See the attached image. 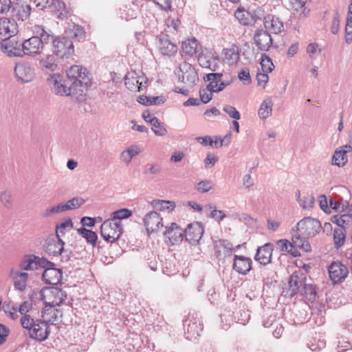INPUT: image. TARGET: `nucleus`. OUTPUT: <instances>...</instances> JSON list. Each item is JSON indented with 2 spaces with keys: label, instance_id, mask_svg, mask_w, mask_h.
<instances>
[{
  "label": "nucleus",
  "instance_id": "nucleus-1",
  "mask_svg": "<svg viewBox=\"0 0 352 352\" xmlns=\"http://www.w3.org/2000/svg\"><path fill=\"white\" fill-rule=\"evenodd\" d=\"M69 82L77 91L76 99L81 100L85 99V91L91 85V74L87 68L81 65H74L66 71Z\"/></svg>",
  "mask_w": 352,
  "mask_h": 352
},
{
  "label": "nucleus",
  "instance_id": "nucleus-2",
  "mask_svg": "<svg viewBox=\"0 0 352 352\" xmlns=\"http://www.w3.org/2000/svg\"><path fill=\"white\" fill-rule=\"evenodd\" d=\"M264 14V10L261 7H257L252 10L239 8L234 12V16L241 25L252 26L263 19Z\"/></svg>",
  "mask_w": 352,
  "mask_h": 352
},
{
  "label": "nucleus",
  "instance_id": "nucleus-3",
  "mask_svg": "<svg viewBox=\"0 0 352 352\" xmlns=\"http://www.w3.org/2000/svg\"><path fill=\"white\" fill-rule=\"evenodd\" d=\"M48 81L53 85V91L56 95L60 96H71L76 98L77 91L69 82V78L63 79L60 75L54 74Z\"/></svg>",
  "mask_w": 352,
  "mask_h": 352
},
{
  "label": "nucleus",
  "instance_id": "nucleus-4",
  "mask_svg": "<svg viewBox=\"0 0 352 352\" xmlns=\"http://www.w3.org/2000/svg\"><path fill=\"white\" fill-rule=\"evenodd\" d=\"M123 232L122 225L111 219L105 220L100 226V234L107 242L113 243L120 238Z\"/></svg>",
  "mask_w": 352,
  "mask_h": 352
},
{
  "label": "nucleus",
  "instance_id": "nucleus-5",
  "mask_svg": "<svg viewBox=\"0 0 352 352\" xmlns=\"http://www.w3.org/2000/svg\"><path fill=\"white\" fill-rule=\"evenodd\" d=\"M178 80L189 86L195 85L198 80V75L192 65L186 61L181 63L175 72Z\"/></svg>",
  "mask_w": 352,
  "mask_h": 352
},
{
  "label": "nucleus",
  "instance_id": "nucleus-6",
  "mask_svg": "<svg viewBox=\"0 0 352 352\" xmlns=\"http://www.w3.org/2000/svg\"><path fill=\"white\" fill-rule=\"evenodd\" d=\"M53 53L62 58H67L74 53L72 40L65 36H58L52 42Z\"/></svg>",
  "mask_w": 352,
  "mask_h": 352
},
{
  "label": "nucleus",
  "instance_id": "nucleus-7",
  "mask_svg": "<svg viewBox=\"0 0 352 352\" xmlns=\"http://www.w3.org/2000/svg\"><path fill=\"white\" fill-rule=\"evenodd\" d=\"M42 300L46 306H59L67 298L66 292L58 287L45 288L41 292Z\"/></svg>",
  "mask_w": 352,
  "mask_h": 352
},
{
  "label": "nucleus",
  "instance_id": "nucleus-8",
  "mask_svg": "<svg viewBox=\"0 0 352 352\" xmlns=\"http://www.w3.org/2000/svg\"><path fill=\"white\" fill-rule=\"evenodd\" d=\"M124 83L130 91L140 92L146 89L147 78L141 72L131 71L126 74Z\"/></svg>",
  "mask_w": 352,
  "mask_h": 352
},
{
  "label": "nucleus",
  "instance_id": "nucleus-9",
  "mask_svg": "<svg viewBox=\"0 0 352 352\" xmlns=\"http://www.w3.org/2000/svg\"><path fill=\"white\" fill-rule=\"evenodd\" d=\"M297 230L304 236H315L322 229L320 221L310 217L301 219L296 225Z\"/></svg>",
  "mask_w": 352,
  "mask_h": 352
},
{
  "label": "nucleus",
  "instance_id": "nucleus-10",
  "mask_svg": "<svg viewBox=\"0 0 352 352\" xmlns=\"http://www.w3.org/2000/svg\"><path fill=\"white\" fill-rule=\"evenodd\" d=\"M327 270L329 279L334 285L342 283L349 275L347 266L340 261L331 263Z\"/></svg>",
  "mask_w": 352,
  "mask_h": 352
},
{
  "label": "nucleus",
  "instance_id": "nucleus-11",
  "mask_svg": "<svg viewBox=\"0 0 352 352\" xmlns=\"http://www.w3.org/2000/svg\"><path fill=\"white\" fill-rule=\"evenodd\" d=\"M14 74L17 81L21 83L32 82L36 75L35 70L32 65L29 63L24 61L15 65Z\"/></svg>",
  "mask_w": 352,
  "mask_h": 352
},
{
  "label": "nucleus",
  "instance_id": "nucleus-12",
  "mask_svg": "<svg viewBox=\"0 0 352 352\" xmlns=\"http://www.w3.org/2000/svg\"><path fill=\"white\" fill-rule=\"evenodd\" d=\"M50 333V324L47 322L37 319L31 330L29 331L30 338L38 342H43L47 339Z\"/></svg>",
  "mask_w": 352,
  "mask_h": 352
},
{
  "label": "nucleus",
  "instance_id": "nucleus-13",
  "mask_svg": "<svg viewBox=\"0 0 352 352\" xmlns=\"http://www.w3.org/2000/svg\"><path fill=\"white\" fill-rule=\"evenodd\" d=\"M0 47L1 51L9 57L23 58L25 56L23 52L24 50L22 43H18L14 39H3Z\"/></svg>",
  "mask_w": 352,
  "mask_h": 352
},
{
  "label": "nucleus",
  "instance_id": "nucleus-14",
  "mask_svg": "<svg viewBox=\"0 0 352 352\" xmlns=\"http://www.w3.org/2000/svg\"><path fill=\"white\" fill-rule=\"evenodd\" d=\"M22 45L25 56L34 57L39 55L44 48L41 41L36 35L24 40Z\"/></svg>",
  "mask_w": 352,
  "mask_h": 352
},
{
  "label": "nucleus",
  "instance_id": "nucleus-15",
  "mask_svg": "<svg viewBox=\"0 0 352 352\" xmlns=\"http://www.w3.org/2000/svg\"><path fill=\"white\" fill-rule=\"evenodd\" d=\"M222 78V73H210L206 74L204 79L210 82L207 87L210 92L218 93L223 91L231 83V81L223 80Z\"/></svg>",
  "mask_w": 352,
  "mask_h": 352
},
{
  "label": "nucleus",
  "instance_id": "nucleus-16",
  "mask_svg": "<svg viewBox=\"0 0 352 352\" xmlns=\"http://www.w3.org/2000/svg\"><path fill=\"white\" fill-rule=\"evenodd\" d=\"M204 230L199 222L189 224L184 230L186 240L192 245H197L201 239Z\"/></svg>",
  "mask_w": 352,
  "mask_h": 352
},
{
  "label": "nucleus",
  "instance_id": "nucleus-17",
  "mask_svg": "<svg viewBox=\"0 0 352 352\" xmlns=\"http://www.w3.org/2000/svg\"><path fill=\"white\" fill-rule=\"evenodd\" d=\"M18 32V25L14 19L3 18L0 19V38L10 40Z\"/></svg>",
  "mask_w": 352,
  "mask_h": 352
},
{
  "label": "nucleus",
  "instance_id": "nucleus-18",
  "mask_svg": "<svg viewBox=\"0 0 352 352\" xmlns=\"http://www.w3.org/2000/svg\"><path fill=\"white\" fill-rule=\"evenodd\" d=\"M254 41L256 45L261 51H268L273 42L270 34L263 29H258L254 32Z\"/></svg>",
  "mask_w": 352,
  "mask_h": 352
},
{
  "label": "nucleus",
  "instance_id": "nucleus-19",
  "mask_svg": "<svg viewBox=\"0 0 352 352\" xmlns=\"http://www.w3.org/2000/svg\"><path fill=\"white\" fill-rule=\"evenodd\" d=\"M143 220L148 233L154 232L163 227L162 218L157 212L147 213Z\"/></svg>",
  "mask_w": 352,
  "mask_h": 352
},
{
  "label": "nucleus",
  "instance_id": "nucleus-20",
  "mask_svg": "<svg viewBox=\"0 0 352 352\" xmlns=\"http://www.w3.org/2000/svg\"><path fill=\"white\" fill-rule=\"evenodd\" d=\"M272 252L273 245L267 243L257 248L254 259L261 265H267L272 261Z\"/></svg>",
  "mask_w": 352,
  "mask_h": 352
},
{
  "label": "nucleus",
  "instance_id": "nucleus-21",
  "mask_svg": "<svg viewBox=\"0 0 352 352\" xmlns=\"http://www.w3.org/2000/svg\"><path fill=\"white\" fill-rule=\"evenodd\" d=\"M252 261L250 258L235 254L233 260V270L241 274H247L252 269Z\"/></svg>",
  "mask_w": 352,
  "mask_h": 352
},
{
  "label": "nucleus",
  "instance_id": "nucleus-22",
  "mask_svg": "<svg viewBox=\"0 0 352 352\" xmlns=\"http://www.w3.org/2000/svg\"><path fill=\"white\" fill-rule=\"evenodd\" d=\"M63 278V272L60 269L56 268L55 266L50 269L44 270L42 278L43 280L49 285H56L61 283Z\"/></svg>",
  "mask_w": 352,
  "mask_h": 352
},
{
  "label": "nucleus",
  "instance_id": "nucleus-23",
  "mask_svg": "<svg viewBox=\"0 0 352 352\" xmlns=\"http://www.w3.org/2000/svg\"><path fill=\"white\" fill-rule=\"evenodd\" d=\"M306 283V276L305 274L300 272H294L289 278V295L291 296H295L300 290L302 289Z\"/></svg>",
  "mask_w": 352,
  "mask_h": 352
},
{
  "label": "nucleus",
  "instance_id": "nucleus-24",
  "mask_svg": "<svg viewBox=\"0 0 352 352\" xmlns=\"http://www.w3.org/2000/svg\"><path fill=\"white\" fill-rule=\"evenodd\" d=\"M263 24L265 30L268 32L277 34L280 33L283 28V23L278 16L268 14L263 17Z\"/></svg>",
  "mask_w": 352,
  "mask_h": 352
},
{
  "label": "nucleus",
  "instance_id": "nucleus-25",
  "mask_svg": "<svg viewBox=\"0 0 352 352\" xmlns=\"http://www.w3.org/2000/svg\"><path fill=\"white\" fill-rule=\"evenodd\" d=\"M65 242L60 238L48 239L45 247V253L50 256L60 255L64 250Z\"/></svg>",
  "mask_w": 352,
  "mask_h": 352
},
{
  "label": "nucleus",
  "instance_id": "nucleus-26",
  "mask_svg": "<svg viewBox=\"0 0 352 352\" xmlns=\"http://www.w3.org/2000/svg\"><path fill=\"white\" fill-rule=\"evenodd\" d=\"M159 41V50L162 54L171 56L177 53V45L169 40L167 34L160 35Z\"/></svg>",
  "mask_w": 352,
  "mask_h": 352
},
{
  "label": "nucleus",
  "instance_id": "nucleus-27",
  "mask_svg": "<svg viewBox=\"0 0 352 352\" xmlns=\"http://www.w3.org/2000/svg\"><path fill=\"white\" fill-rule=\"evenodd\" d=\"M34 3H36V6L40 8L41 10L54 6L58 11H60L58 15L60 19H63L66 16L67 12L65 11V3L60 0H42V1L35 0Z\"/></svg>",
  "mask_w": 352,
  "mask_h": 352
},
{
  "label": "nucleus",
  "instance_id": "nucleus-28",
  "mask_svg": "<svg viewBox=\"0 0 352 352\" xmlns=\"http://www.w3.org/2000/svg\"><path fill=\"white\" fill-rule=\"evenodd\" d=\"M164 234L172 244L182 241L184 237V232L175 223H172L170 226L166 227Z\"/></svg>",
  "mask_w": 352,
  "mask_h": 352
},
{
  "label": "nucleus",
  "instance_id": "nucleus-29",
  "mask_svg": "<svg viewBox=\"0 0 352 352\" xmlns=\"http://www.w3.org/2000/svg\"><path fill=\"white\" fill-rule=\"evenodd\" d=\"M291 8L298 14L299 19L307 18L310 14V8L303 0H289Z\"/></svg>",
  "mask_w": 352,
  "mask_h": 352
},
{
  "label": "nucleus",
  "instance_id": "nucleus-30",
  "mask_svg": "<svg viewBox=\"0 0 352 352\" xmlns=\"http://www.w3.org/2000/svg\"><path fill=\"white\" fill-rule=\"evenodd\" d=\"M54 54H47L39 60V65L43 70L55 72L58 69V62Z\"/></svg>",
  "mask_w": 352,
  "mask_h": 352
},
{
  "label": "nucleus",
  "instance_id": "nucleus-31",
  "mask_svg": "<svg viewBox=\"0 0 352 352\" xmlns=\"http://www.w3.org/2000/svg\"><path fill=\"white\" fill-rule=\"evenodd\" d=\"M10 276H12L14 279V287L15 289L21 292L24 291L27 286L28 274L27 272H14V270H12Z\"/></svg>",
  "mask_w": 352,
  "mask_h": 352
},
{
  "label": "nucleus",
  "instance_id": "nucleus-32",
  "mask_svg": "<svg viewBox=\"0 0 352 352\" xmlns=\"http://www.w3.org/2000/svg\"><path fill=\"white\" fill-rule=\"evenodd\" d=\"M182 48L185 54L191 56L197 54L201 50L198 41L195 38L183 41Z\"/></svg>",
  "mask_w": 352,
  "mask_h": 352
},
{
  "label": "nucleus",
  "instance_id": "nucleus-33",
  "mask_svg": "<svg viewBox=\"0 0 352 352\" xmlns=\"http://www.w3.org/2000/svg\"><path fill=\"white\" fill-rule=\"evenodd\" d=\"M183 325L184 329L187 331V334H188L187 338L189 336L193 337L195 336H200L202 327L197 321H192L188 317L183 321Z\"/></svg>",
  "mask_w": 352,
  "mask_h": 352
},
{
  "label": "nucleus",
  "instance_id": "nucleus-34",
  "mask_svg": "<svg viewBox=\"0 0 352 352\" xmlns=\"http://www.w3.org/2000/svg\"><path fill=\"white\" fill-rule=\"evenodd\" d=\"M294 233L292 234V243H294L298 248L303 249L305 252H310L311 250V248L309 242L306 240L307 236H304L299 232L298 230L294 231L292 230Z\"/></svg>",
  "mask_w": 352,
  "mask_h": 352
},
{
  "label": "nucleus",
  "instance_id": "nucleus-35",
  "mask_svg": "<svg viewBox=\"0 0 352 352\" xmlns=\"http://www.w3.org/2000/svg\"><path fill=\"white\" fill-rule=\"evenodd\" d=\"M33 33L41 41L43 45L54 39V36L51 34V31H47L43 25H34Z\"/></svg>",
  "mask_w": 352,
  "mask_h": 352
},
{
  "label": "nucleus",
  "instance_id": "nucleus-36",
  "mask_svg": "<svg viewBox=\"0 0 352 352\" xmlns=\"http://www.w3.org/2000/svg\"><path fill=\"white\" fill-rule=\"evenodd\" d=\"M273 102L270 98L263 100L258 111V115L262 120H265L272 114Z\"/></svg>",
  "mask_w": 352,
  "mask_h": 352
},
{
  "label": "nucleus",
  "instance_id": "nucleus-37",
  "mask_svg": "<svg viewBox=\"0 0 352 352\" xmlns=\"http://www.w3.org/2000/svg\"><path fill=\"white\" fill-rule=\"evenodd\" d=\"M301 295L303 296L307 301L311 302H314L317 296L316 286L312 284H307L305 283L302 289L301 290Z\"/></svg>",
  "mask_w": 352,
  "mask_h": 352
},
{
  "label": "nucleus",
  "instance_id": "nucleus-38",
  "mask_svg": "<svg viewBox=\"0 0 352 352\" xmlns=\"http://www.w3.org/2000/svg\"><path fill=\"white\" fill-rule=\"evenodd\" d=\"M85 203V200L82 197H74L65 203H62L64 212L80 208L82 205Z\"/></svg>",
  "mask_w": 352,
  "mask_h": 352
},
{
  "label": "nucleus",
  "instance_id": "nucleus-39",
  "mask_svg": "<svg viewBox=\"0 0 352 352\" xmlns=\"http://www.w3.org/2000/svg\"><path fill=\"white\" fill-rule=\"evenodd\" d=\"M347 151L337 149L333 155L332 163L339 167L343 166L347 162L346 158Z\"/></svg>",
  "mask_w": 352,
  "mask_h": 352
},
{
  "label": "nucleus",
  "instance_id": "nucleus-40",
  "mask_svg": "<svg viewBox=\"0 0 352 352\" xmlns=\"http://www.w3.org/2000/svg\"><path fill=\"white\" fill-rule=\"evenodd\" d=\"M74 224L70 218H67L63 222L56 225V237L60 238V234H63L66 232H69L73 229Z\"/></svg>",
  "mask_w": 352,
  "mask_h": 352
},
{
  "label": "nucleus",
  "instance_id": "nucleus-41",
  "mask_svg": "<svg viewBox=\"0 0 352 352\" xmlns=\"http://www.w3.org/2000/svg\"><path fill=\"white\" fill-rule=\"evenodd\" d=\"M132 215V211L128 208H122L118 210L113 212L111 214V220H113L114 222L118 223V224L122 225L121 223V219H126Z\"/></svg>",
  "mask_w": 352,
  "mask_h": 352
},
{
  "label": "nucleus",
  "instance_id": "nucleus-42",
  "mask_svg": "<svg viewBox=\"0 0 352 352\" xmlns=\"http://www.w3.org/2000/svg\"><path fill=\"white\" fill-rule=\"evenodd\" d=\"M334 245L336 249H339L344 244L345 233L344 228H337L333 230Z\"/></svg>",
  "mask_w": 352,
  "mask_h": 352
},
{
  "label": "nucleus",
  "instance_id": "nucleus-43",
  "mask_svg": "<svg viewBox=\"0 0 352 352\" xmlns=\"http://www.w3.org/2000/svg\"><path fill=\"white\" fill-rule=\"evenodd\" d=\"M78 232L85 238L89 243L92 245H95L96 244L98 236L95 232L87 230L85 228H80L78 229Z\"/></svg>",
  "mask_w": 352,
  "mask_h": 352
},
{
  "label": "nucleus",
  "instance_id": "nucleus-44",
  "mask_svg": "<svg viewBox=\"0 0 352 352\" xmlns=\"http://www.w3.org/2000/svg\"><path fill=\"white\" fill-rule=\"evenodd\" d=\"M149 123L152 125V131L156 135L164 136L167 133L166 129L156 117L150 119Z\"/></svg>",
  "mask_w": 352,
  "mask_h": 352
},
{
  "label": "nucleus",
  "instance_id": "nucleus-45",
  "mask_svg": "<svg viewBox=\"0 0 352 352\" xmlns=\"http://www.w3.org/2000/svg\"><path fill=\"white\" fill-rule=\"evenodd\" d=\"M36 256L29 255L21 261L19 267L22 270H32L36 269Z\"/></svg>",
  "mask_w": 352,
  "mask_h": 352
},
{
  "label": "nucleus",
  "instance_id": "nucleus-46",
  "mask_svg": "<svg viewBox=\"0 0 352 352\" xmlns=\"http://www.w3.org/2000/svg\"><path fill=\"white\" fill-rule=\"evenodd\" d=\"M153 205L154 207H160V210L168 211H172L175 208V203L173 201L154 200Z\"/></svg>",
  "mask_w": 352,
  "mask_h": 352
},
{
  "label": "nucleus",
  "instance_id": "nucleus-47",
  "mask_svg": "<svg viewBox=\"0 0 352 352\" xmlns=\"http://www.w3.org/2000/svg\"><path fill=\"white\" fill-rule=\"evenodd\" d=\"M239 60V52L234 49L227 50L225 53V60L226 63L231 65L236 64Z\"/></svg>",
  "mask_w": 352,
  "mask_h": 352
},
{
  "label": "nucleus",
  "instance_id": "nucleus-48",
  "mask_svg": "<svg viewBox=\"0 0 352 352\" xmlns=\"http://www.w3.org/2000/svg\"><path fill=\"white\" fill-rule=\"evenodd\" d=\"M261 65L265 73L271 72L274 67L271 58L265 54H263L261 56Z\"/></svg>",
  "mask_w": 352,
  "mask_h": 352
},
{
  "label": "nucleus",
  "instance_id": "nucleus-49",
  "mask_svg": "<svg viewBox=\"0 0 352 352\" xmlns=\"http://www.w3.org/2000/svg\"><path fill=\"white\" fill-rule=\"evenodd\" d=\"M219 247L225 250V254L228 256H231L232 251L234 250L232 247V244L230 241L223 239L219 240L215 243L214 248L217 249Z\"/></svg>",
  "mask_w": 352,
  "mask_h": 352
},
{
  "label": "nucleus",
  "instance_id": "nucleus-50",
  "mask_svg": "<svg viewBox=\"0 0 352 352\" xmlns=\"http://www.w3.org/2000/svg\"><path fill=\"white\" fill-rule=\"evenodd\" d=\"M64 212L63 207L62 203L53 206L50 208H47L43 212L42 216L43 217H49L54 214Z\"/></svg>",
  "mask_w": 352,
  "mask_h": 352
},
{
  "label": "nucleus",
  "instance_id": "nucleus-51",
  "mask_svg": "<svg viewBox=\"0 0 352 352\" xmlns=\"http://www.w3.org/2000/svg\"><path fill=\"white\" fill-rule=\"evenodd\" d=\"M351 219L349 214H344L342 215H335L332 217V221L338 226V228H344V225L347 224Z\"/></svg>",
  "mask_w": 352,
  "mask_h": 352
},
{
  "label": "nucleus",
  "instance_id": "nucleus-52",
  "mask_svg": "<svg viewBox=\"0 0 352 352\" xmlns=\"http://www.w3.org/2000/svg\"><path fill=\"white\" fill-rule=\"evenodd\" d=\"M214 186V184L212 180L207 179V180H202L199 182L197 184V190L201 192L205 193L210 190Z\"/></svg>",
  "mask_w": 352,
  "mask_h": 352
},
{
  "label": "nucleus",
  "instance_id": "nucleus-53",
  "mask_svg": "<svg viewBox=\"0 0 352 352\" xmlns=\"http://www.w3.org/2000/svg\"><path fill=\"white\" fill-rule=\"evenodd\" d=\"M162 172V166L160 164L155 163L152 164H146L144 168V173L158 175Z\"/></svg>",
  "mask_w": 352,
  "mask_h": 352
},
{
  "label": "nucleus",
  "instance_id": "nucleus-54",
  "mask_svg": "<svg viewBox=\"0 0 352 352\" xmlns=\"http://www.w3.org/2000/svg\"><path fill=\"white\" fill-rule=\"evenodd\" d=\"M212 93L210 92L208 87L201 89L199 90V101L204 104L209 102L212 100Z\"/></svg>",
  "mask_w": 352,
  "mask_h": 352
},
{
  "label": "nucleus",
  "instance_id": "nucleus-55",
  "mask_svg": "<svg viewBox=\"0 0 352 352\" xmlns=\"http://www.w3.org/2000/svg\"><path fill=\"white\" fill-rule=\"evenodd\" d=\"M36 320H34L30 315L28 314L23 316L21 319V323L23 328L28 329V332L31 330Z\"/></svg>",
  "mask_w": 352,
  "mask_h": 352
},
{
  "label": "nucleus",
  "instance_id": "nucleus-56",
  "mask_svg": "<svg viewBox=\"0 0 352 352\" xmlns=\"http://www.w3.org/2000/svg\"><path fill=\"white\" fill-rule=\"evenodd\" d=\"M31 10L32 8L30 5H26L23 8H19L16 13L18 19H21V21L27 19L30 15Z\"/></svg>",
  "mask_w": 352,
  "mask_h": 352
},
{
  "label": "nucleus",
  "instance_id": "nucleus-57",
  "mask_svg": "<svg viewBox=\"0 0 352 352\" xmlns=\"http://www.w3.org/2000/svg\"><path fill=\"white\" fill-rule=\"evenodd\" d=\"M298 203L304 209H309L313 207L315 203V199L312 195H307L303 197V199H300Z\"/></svg>",
  "mask_w": 352,
  "mask_h": 352
},
{
  "label": "nucleus",
  "instance_id": "nucleus-58",
  "mask_svg": "<svg viewBox=\"0 0 352 352\" xmlns=\"http://www.w3.org/2000/svg\"><path fill=\"white\" fill-rule=\"evenodd\" d=\"M223 110L229 115V116L235 120H239L241 118L240 113L237 111V109L231 105H224Z\"/></svg>",
  "mask_w": 352,
  "mask_h": 352
},
{
  "label": "nucleus",
  "instance_id": "nucleus-59",
  "mask_svg": "<svg viewBox=\"0 0 352 352\" xmlns=\"http://www.w3.org/2000/svg\"><path fill=\"white\" fill-rule=\"evenodd\" d=\"M36 267H40L41 268H43L44 270H45V269H50V267H52L53 266H56L55 263L48 261L45 258H43V257L40 258L36 256Z\"/></svg>",
  "mask_w": 352,
  "mask_h": 352
},
{
  "label": "nucleus",
  "instance_id": "nucleus-60",
  "mask_svg": "<svg viewBox=\"0 0 352 352\" xmlns=\"http://www.w3.org/2000/svg\"><path fill=\"white\" fill-rule=\"evenodd\" d=\"M32 309V304L28 301H24L19 307H13L14 311H19L21 315L25 316Z\"/></svg>",
  "mask_w": 352,
  "mask_h": 352
},
{
  "label": "nucleus",
  "instance_id": "nucleus-61",
  "mask_svg": "<svg viewBox=\"0 0 352 352\" xmlns=\"http://www.w3.org/2000/svg\"><path fill=\"white\" fill-rule=\"evenodd\" d=\"M1 201L6 208H10L12 206V195L9 191H4L1 195Z\"/></svg>",
  "mask_w": 352,
  "mask_h": 352
},
{
  "label": "nucleus",
  "instance_id": "nucleus-62",
  "mask_svg": "<svg viewBox=\"0 0 352 352\" xmlns=\"http://www.w3.org/2000/svg\"><path fill=\"white\" fill-rule=\"evenodd\" d=\"M218 161V157L211 153L207 154L204 160V164L206 168H212L214 166L215 163Z\"/></svg>",
  "mask_w": 352,
  "mask_h": 352
},
{
  "label": "nucleus",
  "instance_id": "nucleus-63",
  "mask_svg": "<svg viewBox=\"0 0 352 352\" xmlns=\"http://www.w3.org/2000/svg\"><path fill=\"white\" fill-rule=\"evenodd\" d=\"M340 26V15L338 12L337 11L334 15L332 20L331 31L333 34H336L338 32Z\"/></svg>",
  "mask_w": 352,
  "mask_h": 352
},
{
  "label": "nucleus",
  "instance_id": "nucleus-64",
  "mask_svg": "<svg viewBox=\"0 0 352 352\" xmlns=\"http://www.w3.org/2000/svg\"><path fill=\"white\" fill-rule=\"evenodd\" d=\"M153 1L162 10H171V0H153Z\"/></svg>",
  "mask_w": 352,
  "mask_h": 352
}]
</instances>
